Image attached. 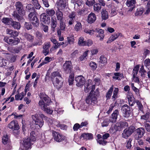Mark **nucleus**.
Masks as SVG:
<instances>
[{"label": "nucleus", "mask_w": 150, "mask_h": 150, "mask_svg": "<svg viewBox=\"0 0 150 150\" xmlns=\"http://www.w3.org/2000/svg\"><path fill=\"white\" fill-rule=\"evenodd\" d=\"M51 79L54 86L56 88L59 89L62 87L63 81L59 71L53 72L51 74Z\"/></svg>", "instance_id": "obj_1"}, {"label": "nucleus", "mask_w": 150, "mask_h": 150, "mask_svg": "<svg viewBox=\"0 0 150 150\" xmlns=\"http://www.w3.org/2000/svg\"><path fill=\"white\" fill-rule=\"evenodd\" d=\"M15 5L16 11L18 13H15L14 12L13 15L18 20L20 21L22 19V17L20 16L19 14L20 15L23 16L25 14V11L24 8L23 4L21 2L17 1L16 2Z\"/></svg>", "instance_id": "obj_2"}, {"label": "nucleus", "mask_w": 150, "mask_h": 150, "mask_svg": "<svg viewBox=\"0 0 150 150\" xmlns=\"http://www.w3.org/2000/svg\"><path fill=\"white\" fill-rule=\"evenodd\" d=\"M98 96V92L96 91L93 93L91 91L89 95L86 98V103L89 105H93L98 103L97 98Z\"/></svg>", "instance_id": "obj_3"}, {"label": "nucleus", "mask_w": 150, "mask_h": 150, "mask_svg": "<svg viewBox=\"0 0 150 150\" xmlns=\"http://www.w3.org/2000/svg\"><path fill=\"white\" fill-rule=\"evenodd\" d=\"M35 15V11L30 12L28 14V18L34 26L37 27L39 25V22Z\"/></svg>", "instance_id": "obj_4"}, {"label": "nucleus", "mask_w": 150, "mask_h": 150, "mask_svg": "<svg viewBox=\"0 0 150 150\" xmlns=\"http://www.w3.org/2000/svg\"><path fill=\"white\" fill-rule=\"evenodd\" d=\"M33 143L30 142L28 138L24 139L21 144V149L22 150H27L30 149Z\"/></svg>", "instance_id": "obj_5"}, {"label": "nucleus", "mask_w": 150, "mask_h": 150, "mask_svg": "<svg viewBox=\"0 0 150 150\" xmlns=\"http://www.w3.org/2000/svg\"><path fill=\"white\" fill-rule=\"evenodd\" d=\"M135 127L133 126H130L125 129L122 134V137L125 139H127L133 132Z\"/></svg>", "instance_id": "obj_6"}, {"label": "nucleus", "mask_w": 150, "mask_h": 150, "mask_svg": "<svg viewBox=\"0 0 150 150\" xmlns=\"http://www.w3.org/2000/svg\"><path fill=\"white\" fill-rule=\"evenodd\" d=\"M32 118L33 121L35 122V123L36 125L38 126L39 127H41L44 124V121L43 119H40L39 117V115L37 114L32 115Z\"/></svg>", "instance_id": "obj_7"}, {"label": "nucleus", "mask_w": 150, "mask_h": 150, "mask_svg": "<svg viewBox=\"0 0 150 150\" xmlns=\"http://www.w3.org/2000/svg\"><path fill=\"white\" fill-rule=\"evenodd\" d=\"M56 4L58 10L62 11L68 5L67 1L66 0H57Z\"/></svg>", "instance_id": "obj_8"}, {"label": "nucleus", "mask_w": 150, "mask_h": 150, "mask_svg": "<svg viewBox=\"0 0 150 150\" xmlns=\"http://www.w3.org/2000/svg\"><path fill=\"white\" fill-rule=\"evenodd\" d=\"M145 130L144 128H138L135 130V134L134 137L135 139L139 140L142 138L145 133Z\"/></svg>", "instance_id": "obj_9"}, {"label": "nucleus", "mask_w": 150, "mask_h": 150, "mask_svg": "<svg viewBox=\"0 0 150 150\" xmlns=\"http://www.w3.org/2000/svg\"><path fill=\"white\" fill-rule=\"evenodd\" d=\"M52 134L55 140L58 142H60L64 140L65 137L55 131H52Z\"/></svg>", "instance_id": "obj_10"}, {"label": "nucleus", "mask_w": 150, "mask_h": 150, "mask_svg": "<svg viewBox=\"0 0 150 150\" xmlns=\"http://www.w3.org/2000/svg\"><path fill=\"white\" fill-rule=\"evenodd\" d=\"M4 40L8 44L12 45H17L20 41V40L18 38H15L14 39H12L7 37H5Z\"/></svg>", "instance_id": "obj_11"}, {"label": "nucleus", "mask_w": 150, "mask_h": 150, "mask_svg": "<svg viewBox=\"0 0 150 150\" xmlns=\"http://www.w3.org/2000/svg\"><path fill=\"white\" fill-rule=\"evenodd\" d=\"M39 105L42 110H43L46 112L48 114H51L53 112V110L50 108H48L47 105L44 104V102L42 101H40L39 103Z\"/></svg>", "instance_id": "obj_12"}, {"label": "nucleus", "mask_w": 150, "mask_h": 150, "mask_svg": "<svg viewBox=\"0 0 150 150\" xmlns=\"http://www.w3.org/2000/svg\"><path fill=\"white\" fill-rule=\"evenodd\" d=\"M76 81V85L78 87H81L84 84L85 79L82 75H80L75 78Z\"/></svg>", "instance_id": "obj_13"}, {"label": "nucleus", "mask_w": 150, "mask_h": 150, "mask_svg": "<svg viewBox=\"0 0 150 150\" xmlns=\"http://www.w3.org/2000/svg\"><path fill=\"white\" fill-rule=\"evenodd\" d=\"M121 110L124 114V117H127L129 116L130 108L127 105L125 104L123 105L121 107Z\"/></svg>", "instance_id": "obj_14"}, {"label": "nucleus", "mask_w": 150, "mask_h": 150, "mask_svg": "<svg viewBox=\"0 0 150 150\" xmlns=\"http://www.w3.org/2000/svg\"><path fill=\"white\" fill-rule=\"evenodd\" d=\"M63 69L66 73H68L71 72L72 69L71 62L66 61L63 65Z\"/></svg>", "instance_id": "obj_15"}, {"label": "nucleus", "mask_w": 150, "mask_h": 150, "mask_svg": "<svg viewBox=\"0 0 150 150\" xmlns=\"http://www.w3.org/2000/svg\"><path fill=\"white\" fill-rule=\"evenodd\" d=\"M39 97L41 99L40 101H43L44 102V104L46 105H48L51 101L50 98L48 97L47 96L43 93H40Z\"/></svg>", "instance_id": "obj_16"}, {"label": "nucleus", "mask_w": 150, "mask_h": 150, "mask_svg": "<svg viewBox=\"0 0 150 150\" xmlns=\"http://www.w3.org/2000/svg\"><path fill=\"white\" fill-rule=\"evenodd\" d=\"M119 115L118 110H115L112 114L109 119L110 121L112 123H115L117 122L118 116Z\"/></svg>", "instance_id": "obj_17"}, {"label": "nucleus", "mask_w": 150, "mask_h": 150, "mask_svg": "<svg viewBox=\"0 0 150 150\" xmlns=\"http://www.w3.org/2000/svg\"><path fill=\"white\" fill-rule=\"evenodd\" d=\"M94 32L98 33L96 34V36L97 38H100V40L102 41L104 37V31L102 29H97L94 30Z\"/></svg>", "instance_id": "obj_18"}, {"label": "nucleus", "mask_w": 150, "mask_h": 150, "mask_svg": "<svg viewBox=\"0 0 150 150\" xmlns=\"http://www.w3.org/2000/svg\"><path fill=\"white\" fill-rule=\"evenodd\" d=\"M136 3V0H127L126 4L127 6L130 7L129 11H132L135 8Z\"/></svg>", "instance_id": "obj_19"}, {"label": "nucleus", "mask_w": 150, "mask_h": 150, "mask_svg": "<svg viewBox=\"0 0 150 150\" xmlns=\"http://www.w3.org/2000/svg\"><path fill=\"white\" fill-rule=\"evenodd\" d=\"M8 127L13 130H17L19 129V125L17 122L13 120L8 125Z\"/></svg>", "instance_id": "obj_20"}, {"label": "nucleus", "mask_w": 150, "mask_h": 150, "mask_svg": "<svg viewBox=\"0 0 150 150\" xmlns=\"http://www.w3.org/2000/svg\"><path fill=\"white\" fill-rule=\"evenodd\" d=\"M51 45L50 42H46L44 43L43 47L42 52L45 56L48 55L49 53V48Z\"/></svg>", "instance_id": "obj_21"}, {"label": "nucleus", "mask_w": 150, "mask_h": 150, "mask_svg": "<svg viewBox=\"0 0 150 150\" xmlns=\"http://www.w3.org/2000/svg\"><path fill=\"white\" fill-rule=\"evenodd\" d=\"M96 19L95 14L93 13H91L88 16V22L90 24H92L96 21Z\"/></svg>", "instance_id": "obj_22"}, {"label": "nucleus", "mask_w": 150, "mask_h": 150, "mask_svg": "<svg viewBox=\"0 0 150 150\" xmlns=\"http://www.w3.org/2000/svg\"><path fill=\"white\" fill-rule=\"evenodd\" d=\"M41 21L45 24H48L50 22V17L47 16L45 13H42L40 16Z\"/></svg>", "instance_id": "obj_23"}, {"label": "nucleus", "mask_w": 150, "mask_h": 150, "mask_svg": "<svg viewBox=\"0 0 150 150\" xmlns=\"http://www.w3.org/2000/svg\"><path fill=\"white\" fill-rule=\"evenodd\" d=\"M93 135L91 133H84L82 134L80 137V138H83V139L86 140H90L93 139Z\"/></svg>", "instance_id": "obj_24"}, {"label": "nucleus", "mask_w": 150, "mask_h": 150, "mask_svg": "<svg viewBox=\"0 0 150 150\" xmlns=\"http://www.w3.org/2000/svg\"><path fill=\"white\" fill-rule=\"evenodd\" d=\"M6 32L11 37L13 38L18 36V33L17 31H13L9 29H7Z\"/></svg>", "instance_id": "obj_25"}, {"label": "nucleus", "mask_w": 150, "mask_h": 150, "mask_svg": "<svg viewBox=\"0 0 150 150\" xmlns=\"http://www.w3.org/2000/svg\"><path fill=\"white\" fill-rule=\"evenodd\" d=\"M117 126L120 128H124L128 126V123L125 121H121L116 123Z\"/></svg>", "instance_id": "obj_26"}, {"label": "nucleus", "mask_w": 150, "mask_h": 150, "mask_svg": "<svg viewBox=\"0 0 150 150\" xmlns=\"http://www.w3.org/2000/svg\"><path fill=\"white\" fill-rule=\"evenodd\" d=\"M120 33H115L112 35V36L109 38L107 43H110L116 40L120 35Z\"/></svg>", "instance_id": "obj_27"}, {"label": "nucleus", "mask_w": 150, "mask_h": 150, "mask_svg": "<svg viewBox=\"0 0 150 150\" xmlns=\"http://www.w3.org/2000/svg\"><path fill=\"white\" fill-rule=\"evenodd\" d=\"M101 17L103 20H106L108 18V14L107 11L105 9H103L101 12Z\"/></svg>", "instance_id": "obj_28"}, {"label": "nucleus", "mask_w": 150, "mask_h": 150, "mask_svg": "<svg viewBox=\"0 0 150 150\" xmlns=\"http://www.w3.org/2000/svg\"><path fill=\"white\" fill-rule=\"evenodd\" d=\"M56 16L57 19L59 21H63V13L60 10L56 12Z\"/></svg>", "instance_id": "obj_29"}, {"label": "nucleus", "mask_w": 150, "mask_h": 150, "mask_svg": "<svg viewBox=\"0 0 150 150\" xmlns=\"http://www.w3.org/2000/svg\"><path fill=\"white\" fill-rule=\"evenodd\" d=\"M25 10L27 12H32L35 11L34 7L31 4H28L25 7Z\"/></svg>", "instance_id": "obj_30"}, {"label": "nucleus", "mask_w": 150, "mask_h": 150, "mask_svg": "<svg viewBox=\"0 0 150 150\" xmlns=\"http://www.w3.org/2000/svg\"><path fill=\"white\" fill-rule=\"evenodd\" d=\"M150 116V114L149 113H147L145 115L141 116V120L145 123L147 121H148Z\"/></svg>", "instance_id": "obj_31"}, {"label": "nucleus", "mask_w": 150, "mask_h": 150, "mask_svg": "<svg viewBox=\"0 0 150 150\" xmlns=\"http://www.w3.org/2000/svg\"><path fill=\"white\" fill-rule=\"evenodd\" d=\"M88 8H83L78 12V14L81 15H86L88 13Z\"/></svg>", "instance_id": "obj_32"}, {"label": "nucleus", "mask_w": 150, "mask_h": 150, "mask_svg": "<svg viewBox=\"0 0 150 150\" xmlns=\"http://www.w3.org/2000/svg\"><path fill=\"white\" fill-rule=\"evenodd\" d=\"M144 12V8L142 7H138L136 12L135 15L136 16H141Z\"/></svg>", "instance_id": "obj_33"}, {"label": "nucleus", "mask_w": 150, "mask_h": 150, "mask_svg": "<svg viewBox=\"0 0 150 150\" xmlns=\"http://www.w3.org/2000/svg\"><path fill=\"white\" fill-rule=\"evenodd\" d=\"M11 24L14 29H19L20 28V24L19 23L16 21H14L12 20Z\"/></svg>", "instance_id": "obj_34"}, {"label": "nucleus", "mask_w": 150, "mask_h": 150, "mask_svg": "<svg viewBox=\"0 0 150 150\" xmlns=\"http://www.w3.org/2000/svg\"><path fill=\"white\" fill-rule=\"evenodd\" d=\"M57 24V19L55 17H52L51 18V27L53 29H54L56 27Z\"/></svg>", "instance_id": "obj_35"}, {"label": "nucleus", "mask_w": 150, "mask_h": 150, "mask_svg": "<svg viewBox=\"0 0 150 150\" xmlns=\"http://www.w3.org/2000/svg\"><path fill=\"white\" fill-rule=\"evenodd\" d=\"M113 90V85L110 88L106 93V97L107 100L110 99Z\"/></svg>", "instance_id": "obj_36"}, {"label": "nucleus", "mask_w": 150, "mask_h": 150, "mask_svg": "<svg viewBox=\"0 0 150 150\" xmlns=\"http://www.w3.org/2000/svg\"><path fill=\"white\" fill-rule=\"evenodd\" d=\"M101 8L100 4L98 3L95 4L93 6V9L94 11L98 13Z\"/></svg>", "instance_id": "obj_37"}, {"label": "nucleus", "mask_w": 150, "mask_h": 150, "mask_svg": "<svg viewBox=\"0 0 150 150\" xmlns=\"http://www.w3.org/2000/svg\"><path fill=\"white\" fill-rule=\"evenodd\" d=\"M32 2L35 9L39 10L41 7L37 0H32Z\"/></svg>", "instance_id": "obj_38"}, {"label": "nucleus", "mask_w": 150, "mask_h": 150, "mask_svg": "<svg viewBox=\"0 0 150 150\" xmlns=\"http://www.w3.org/2000/svg\"><path fill=\"white\" fill-rule=\"evenodd\" d=\"M119 89L118 88H115L113 91V95L112 96V99L113 101H115L116 98H117Z\"/></svg>", "instance_id": "obj_39"}, {"label": "nucleus", "mask_w": 150, "mask_h": 150, "mask_svg": "<svg viewBox=\"0 0 150 150\" xmlns=\"http://www.w3.org/2000/svg\"><path fill=\"white\" fill-rule=\"evenodd\" d=\"M139 73L141 74V76L142 78H144L145 76V74L146 73V71L145 70L143 65H142L140 69Z\"/></svg>", "instance_id": "obj_40"}, {"label": "nucleus", "mask_w": 150, "mask_h": 150, "mask_svg": "<svg viewBox=\"0 0 150 150\" xmlns=\"http://www.w3.org/2000/svg\"><path fill=\"white\" fill-rule=\"evenodd\" d=\"M99 62L101 64L104 65L107 63V58L104 55H102L100 58Z\"/></svg>", "instance_id": "obj_41"}, {"label": "nucleus", "mask_w": 150, "mask_h": 150, "mask_svg": "<svg viewBox=\"0 0 150 150\" xmlns=\"http://www.w3.org/2000/svg\"><path fill=\"white\" fill-rule=\"evenodd\" d=\"M12 19L7 18H3L2 21L3 23L6 24L7 25H9L11 24V23Z\"/></svg>", "instance_id": "obj_42"}, {"label": "nucleus", "mask_w": 150, "mask_h": 150, "mask_svg": "<svg viewBox=\"0 0 150 150\" xmlns=\"http://www.w3.org/2000/svg\"><path fill=\"white\" fill-rule=\"evenodd\" d=\"M47 14L50 16H52L55 13V12L53 9L48 8L46 11Z\"/></svg>", "instance_id": "obj_43"}, {"label": "nucleus", "mask_w": 150, "mask_h": 150, "mask_svg": "<svg viewBox=\"0 0 150 150\" xmlns=\"http://www.w3.org/2000/svg\"><path fill=\"white\" fill-rule=\"evenodd\" d=\"M82 25L80 22H77L74 27V29L76 31H79L82 29Z\"/></svg>", "instance_id": "obj_44"}, {"label": "nucleus", "mask_w": 150, "mask_h": 150, "mask_svg": "<svg viewBox=\"0 0 150 150\" xmlns=\"http://www.w3.org/2000/svg\"><path fill=\"white\" fill-rule=\"evenodd\" d=\"M78 44L79 45L84 46L86 45V42L84 41V38L80 37L79 39Z\"/></svg>", "instance_id": "obj_45"}, {"label": "nucleus", "mask_w": 150, "mask_h": 150, "mask_svg": "<svg viewBox=\"0 0 150 150\" xmlns=\"http://www.w3.org/2000/svg\"><path fill=\"white\" fill-rule=\"evenodd\" d=\"M139 69V65H136L133 69L132 73L133 77H134L137 76L138 73V71Z\"/></svg>", "instance_id": "obj_46"}, {"label": "nucleus", "mask_w": 150, "mask_h": 150, "mask_svg": "<svg viewBox=\"0 0 150 150\" xmlns=\"http://www.w3.org/2000/svg\"><path fill=\"white\" fill-rule=\"evenodd\" d=\"M95 3V0H87L86 2V4L89 7L92 6Z\"/></svg>", "instance_id": "obj_47"}, {"label": "nucleus", "mask_w": 150, "mask_h": 150, "mask_svg": "<svg viewBox=\"0 0 150 150\" xmlns=\"http://www.w3.org/2000/svg\"><path fill=\"white\" fill-rule=\"evenodd\" d=\"M144 65L148 69H150V59H146L144 62Z\"/></svg>", "instance_id": "obj_48"}, {"label": "nucleus", "mask_w": 150, "mask_h": 150, "mask_svg": "<svg viewBox=\"0 0 150 150\" xmlns=\"http://www.w3.org/2000/svg\"><path fill=\"white\" fill-rule=\"evenodd\" d=\"M24 95L23 92L15 96V99L16 100H21L23 98Z\"/></svg>", "instance_id": "obj_49"}, {"label": "nucleus", "mask_w": 150, "mask_h": 150, "mask_svg": "<svg viewBox=\"0 0 150 150\" xmlns=\"http://www.w3.org/2000/svg\"><path fill=\"white\" fill-rule=\"evenodd\" d=\"M30 137L29 139H30V142H34L36 141V139L35 138V135L34 132L33 131H32L30 134Z\"/></svg>", "instance_id": "obj_50"}, {"label": "nucleus", "mask_w": 150, "mask_h": 150, "mask_svg": "<svg viewBox=\"0 0 150 150\" xmlns=\"http://www.w3.org/2000/svg\"><path fill=\"white\" fill-rule=\"evenodd\" d=\"M144 126L146 130L150 133V122L147 121L145 123Z\"/></svg>", "instance_id": "obj_51"}, {"label": "nucleus", "mask_w": 150, "mask_h": 150, "mask_svg": "<svg viewBox=\"0 0 150 150\" xmlns=\"http://www.w3.org/2000/svg\"><path fill=\"white\" fill-rule=\"evenodd\" d=\"M59 27L60 29L62 30H64L65 29L66 25L65 23L64 22V21H60Z\"/></svg>", "instance_id": "obj_52"}, {"label": "nucleus", "mask_w": 150, "mask_h": 150, "mask_svg": "<svg viewBox=\"0 0 150 150\" xmlns=\"http://www.w3.org/2000/svg\"><path fill=\"white\" fill-rule=\"evenodd\" d=\"M110 122L109 120L108 119H105L101 123L102 126L103 127H107L108 125Z\"/></svg>", "instance_id": "obj_53"}, {"label": "nucleus", "mask_w": 150, "mask_h": 150, "mask_svg": "<svg viewBox=\"0 0 150 150\" xmlns=\"http://www.w3.org/2000/svg\"><path fill=\"white\" fill-rule=\"evenodd\" d=\"M146 10L145 12V14H149L150 12V0L148 2L146 5Z\"/></svg>", "instance_id": "obj_54"}, {"label": "nucleus", "mask_w": 150, "mask_h": 150, "mask_svg": "<svg viewBox=\"0 0 150 150\" xmlns=\"http://www.w3.org/2000/svg\"><path fill=\"white\" fill-rule=\"evenodd\" d=\"M45 139H44V142L45 143H50L51 139V137L49 136H47L44 137Z\"/></svg>", "instance_id": "obj_55"}, {"label": "nucleus", "mask_w": 150, "mask_h": 150, "mask_svg": "<svg viewBox=\"0 0 150 150\" xmlns=\"http://www.w3.org/2000/svg\"><path fill=\"white\" fill-rule=\"evenodd\" d=\"M90 66L93 70H95L97 67L96 63L93 62H91L89 64Z\"/></svg>", "instance_id": "obj_56"}, {"label": "nucleus", "mask_w": 150, "mask_h": 150, "mask_svg": "<svg viewBox=\"0 0 150 150\" xmlns=\"http://www.w3.org/2000/svg\"><path fill=\"white\" fill-rule=\"evenodd\" d=\"M97 142L103 146L105 145L107 143V142L103 139L97 140Z\"/></svg>", "instance_id": "obj_57"}, {"label": "nucleus", "mask_w": 150, "mask_h": 150, "mask_svg": "<svg viewBox=\"0 0 150 150\" xmlns=\"http://www.w3.org/2000/svg\"><path fill=\"white\" fill-rule=\"evenodd\" d=\"M8 136L7 135L4 136L2 138V142L4 144H7V142L8 141Z\"/></svg>", "instance_id": "obj_58"}, {"label": "nucleus", "mask_w": 150, "mask_h": 150, "mask_svg": "<svg viewBox=\"0 0 150 150\" xmlns=\"http://www.w3.org/2000/svg\"><path fill=\"white\" fill-rule=\"evenodd\" d=\"M76 16V12L73 11L69 14L68 16V18L75 19Z\"/></svg>", "instance_id": "obj_59"}, {"label": "nucleus", "mask_w": 150, "mask_h": 150, "mask_svg": "<svg viewBox=\"0 0 150 150\" xmlns=\"http://www.w3.org/2000/svg\"><path fill=\"white\" fill-rule=\"evenodd\" d=\"M67 40L69 44H73L74 42V36L67 38Z\"/></svg>", "instance_id": "obj_60"}, {"label": "nucleus", "mask_w": 150, "mask_h": 150, "mask_svg": "<svg viewBox=\"0 0 150 150\" xmlns=\"http://www.w3.org/2000/svg\"><path fill=\"white\" fill-rule=\"evenodd\" d=\"M25 27L28 30L31 29L32 28V26L31 23L25 22L24 24Z\"/></svg>", "instance_id": "obj_61"}, {"label": "nucleus", "mask_w": 150, "mask_h": 150, "mask_svg": "<svg viewBox=\"0 0 150 150\" xmlns=\"http://www.w3.org/2000/svg\"><path fill=\"white\" fill-rule=\"evenodd\" d=\"M84 31L85 33L89 34L90 35H93L94 32V31L93 30H89L88 29H85Z\"/></svg>", "instance_id": "obj_62"}, {"label": "nucleus", "mask_w": 150, "mask_h": 150, "mask_svg": "<svg viewBox=\"0 0 150 150\" xmlns=\"http://www.w3.org/2000/svg\"><path fill=\"white\" fill-rule=\"evenodd\" d=\"M74 81V76L73 75H70L69 77L68 82L69 85H71L73 83Z\"/></svg>", "instance_id": "obj_63"}, {"label": "nucleus", "mask_w": 150, "mask_h": 150, "mask_svg": "<svg viewBox=\"0 0 150 150\" xmlns=\"http://www.w3.org/2000/svg\"><path fill=\"white\" fill-rule=\"evenodd\" d=\"M42 28L45 32H47L48 30V27L47 25L42 24Z\"/></svg>", "instance_id": "obj_64"}]
</instances>
